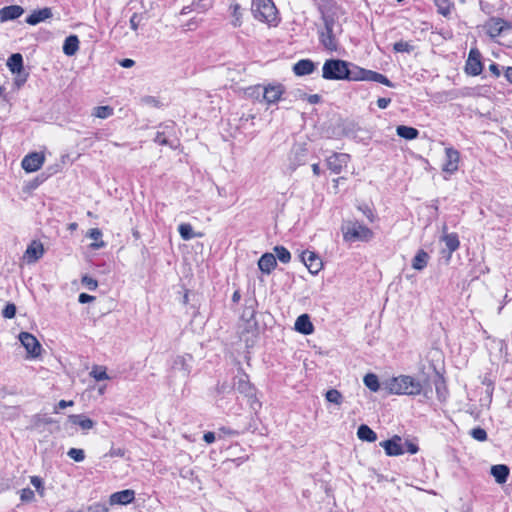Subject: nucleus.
Instances as JSON below:
<instances>
[{
  "instance_id": "1",
  "label": "nucleus",
  "mask_w": 512,
  "mask_h": 512,
  "mask_svg": "<svg viewBox=\"0 0 512 512\" xmlns=\"http://www.w3.org/2000/svg\"><path fill=\"white\" fill-rule=\"evenodd\" d=\"M384 388L390 394L396 395H418L422 391L421 383L408 375L393 377L384 383Z\"/></svg>"
},
{
  "instance_id": "2",
  "label": "nucleus",
  "mask_w": 512,
  "mask_h": 512,
  "mask_svg": "<svg viewBox=\"0 0 512 512\" xmlns=\"http://www.w3.org/2000/svg\"><path fill=\"white\" fill-rule=\"evenodd\" d=\"M324 28L320 31L321 44L330 51L337 50V34L341 32L340 25L330 16H324Z\"/></svg>"
},
{
  "instance_id": "3",
  "label": "nucleus",
  "mask_w": 512,
  "mask_h": 512,
  "mask_svg": "<svg viewBox=\"0 0 512 512\" xmlns=\"http://www.w3.org/2000/svg\"><path fill=\"white\" fill-rule=\"evenodd\" d=\"M341 230L345 241H369L373 237L372 230L357 221L344 223Z\"/></svg>"
},
{
  "instance_id": "4",
  "label": "nucleus",
  "mask_w": 512,
  "mask_h": 512,
  "mask_svg": "<svg viewBox=\"0 0 512 512\" xmlns=\"http://www.w3.org/2000/svg\"><path fill=\"white\" fill-rule=\"evenodd\" d=\"M350 63L340 59H328L322 67V77L326 80H346Z\"/></svg>"
},
{
  "instance_id": "5",
  "label": "nucleus",
  "mask_w": 512,
  "mask_h": 512,
  "mask_svg": "<svg viewBox=\"0 0 512 512\" xmlns=\"http://www.w3.org/2000/svg\"><path fill=\"white\" fill-rule=\"evenodd\" d=\"M252 13L257 20L269 24L277 19V9L272 0H253Z\"/></svg>"
},
{
  "instance_id": "6",
  "label": "nucleus",
  "mask_w": 512,
  "mask_h": 512,
  "mask_svg": "<svg viewBox=\"0 0 512 512\" xmlns=\"http://www.w3.org/2000/svg\"><path fill=\"white\" fill-rule=\"evenodd\" d=\"M460 153L453 147L445 148V157L442 163V171L449 175L454 174L459 168Z\"/></svg>"
},
{
  "instance_id": "7",
  "label": "nucleus",
  "mask_w": 512,
  "mask_h": 512,
  "mask_svg": "<svg viewBox=\"0 0 512 512\" xmlns=\"http://www.w3.org/2000/svg\"><path fill=\"white\" fill-rule=\"evenodd\" d=\"M484 29L491 38H496L503 32L512 31V26L501 18H491L484 24Z\"/></svg>"
},
{
  "instance_id": "8",
  "label": "nucleus",
  "mask_w": 512,
  "mask_h": 512,
  "mask_svg": "<svg viewBox=\"0 0 512 512\" xmlns=\"http://www.w3.org/2000/svg\"><path fill=\"white\" fill-rule=\"evenodd\" d=\"M19 340L30 357L36 358L41 354V345L34 335L28 332H21Z\"/></svg>"
},
{
  "instance_id": "9",
  "label": "nucleus",
  "mask_w": 512,
  "mask_h": 512,
  "mask_svg": "<svg viewBox=\"0 0 512 512\" xmlns=\"http://www.w3.org/2000/svg\"><path fill=\"white\" fill-rule=\"evenodd\" d=\"M45 156L40 152H32L27 154L21 162L22 168L28 172L32 173L39 170L44 164Z\"/></svg>"
},
{
  "instance_id": "10",
  "label": "nucleus",
  "mask_w": 512,
  "mask_h": 512,
  "mask_svg": "<svg viewBox=\"0 0 512 512\" xmlns=\"http://www.w3.org/2000/svg\"><path fill=\"white\" fill-rule=\"evenodd\" d=\"M257 90L262 92V100L267 104L278 102L284 93V87L281 84L268 85L264 88H257Z\"/></svg>"
},
{
  "instance_id": "11",
  "label": "nucleus",
  "mask_w": 512,
  "mask_h": 512,
  "mask_svg": "<svg viewBox=\"0 0 512 512\" xmlns=\"http://www.w3.org/2000/svg\"><path fill=\"white\" fill-rule=\"evenodd\" d=\"M481 53L478 49L472 48L466 62V72L470 75L477 76L482 72Z\"/></svg>"
},
{
  "instance_id": "12",
  "label": "nucleus",
  "mask_w": 512,
  "mask_h": 512,
  "mask_svg": "<svg viewBox=\"0 0 512 512\" xmlns=\"http://www.w3.org/2000/svg\"><path fill=\"white\" fill-rule=\"evenodd\" d=\"M349 160L350 156L348 154L334 153L327 158L326 164L328 169H330L333 173L339 174L342 169L347 166Z\"/></svg>"
},
{
  "instance_id": "13",
  "label": "nucleus",
  "mask_w": 512,
  "mask_h": 512,
  "mask_svg": "<svg viewBox=\"0 0 512 512\" xmlns=\"http://www.w3.org/2000/svg\"><path fill=\"white\" fill-rule=\"evenodd\" d=\"M191 355L177 356L172 363V371L179 373L183 378H187L191 372Z\"/></svg>"
},
{
  "instance_id": "14",
  "label": "nucleus",
  "mask_w": 512,
  "mask_h": 512,
  "mask_svg": "<svg viewBox=\"0 0 512 512\" xmlns=\"http://www.w3.org/2000/svg\"><path fill=\"white\" fill-rule=\"evenodd\" d=\"M301 258L311 274H317L322 269V261L314 252L304 251Z\"/></svg>"
},
{
  "instance_id": "15",
  "label": "nucleus",
  "mask_w": 512,
  "mask_h": 512,
  "mask_svg": "<svg viewBox=\"0 0 512 512\" xmlns=\"http://www.w3.org/2000/svg\"><path fill=\"white\" fill-rule=\"evenodd\" d=\"M44 255L43 244L39 241H32L27 247L23 258L27 263H35Z\"/></svg>"
},
{
  "instance_id": "16",
  "label": "nucleus",
  "mask_w": 512,
  "mask_h": 512,
  "mask_svg": "<svg viewBox=\"0 0 512 512\" xmlns=\"http://www.w3.org/2000/svg\"><path fill=\"white\" fill-rule=\"evenodd\" d=\"M401 438L399 436H394L390 440H386L380 443V445L384 448L385 453L388 456H399L405 453V449L400 444Z\"/></svg>"
},
{
  "instance_id": "17",
  "label": "nucleus",
  "mask_w": 512,
  "mask_h": 512,
  "mask_svg": "<svg viewBox=\"0 0 512 512\" xmlns=\"http://www.w3.org/2000/svg\"><path fill=\"white\" fill-rule=\"evenodd\" d=\"M234 387L238 392L248 397H252L254 395V388L249 381L248 375L244 372H241L236 376Z\"/></svg>"
},
{
  "instance_id": "18",
  "label": "nucleus",
  "mask_w": 512,
  "mask_h": 512,
  "mask_svg": "<svg viewBox=\"0 0 512 512\" xmlns=\"http://www.w3.org/2000/svg\"><path fill=\"white\" fill-rule=\"evenodd\" d=\"M135 499V492L131 489L115 492L110 495L109 502L111 505H127Z\"/></svg>"
},
{
  "instance_id": "19",
  "label": "nucleus",
  "mask_w": 512,
  "mask_h": 512,
  "mask_svg": "<svg viewBox=\"0 0 512 512\" xmlns=\"http://www.w3.org/2000/svg\"><path fill=\"white\" fill-rule=\"evenodd\" d=\"M316 69L315 63L310 59H302L299 60L293 66V72L297 76H305L310 75Z\"/></svg>"
},
{
  "instance_id": "20",
  "label": "nucleus",
  "mask_w": 512,
  "mask_h": 512,
  "mask_svg": "<svg viewBox=\"0 0 512 512\" xmlns=\"http://www.w3.org/2000/svg\"><path fill=\"white\" fill-rule=\"evenodd\" d=\"M24 13V9L18 5H10L0 9V20L2 22L19 18Z\"/></svg>"
},
{
  "instance_id": "21",
  "label": "nucleus",
  "mask_w": 512,
  "mask_h": 512,
  "mask_svg": "<svg viewBox=\"0 0 512 512\" xmlns=\"http://www.w3.org/2000/svg\"><path fill=\"white\" fill-rule=\"evenodd\" d=\"M276 264V257L272 253L263 254L258 261L259 269L266 274H270Z\"/></svg>"
},
{
  "instance_id": "22",
  "label": "nucleus",
  "mask_w": 512,
  "mask_h": 512,
  "mask_svg": "<svg viewBox=\"0 0 512 512\" xmlns=\"http://www.w3.org/2000/svg\"><path fill=\"white\" fill-rule=\"evenodd\" d=\"M52 17V11L50 8H43L40 10L33 11L27 18L26 22L30 25H36L42 21H45L46 19H49Z\"/></svg>"
},
{
  "instance_id": "23",
  "label": "nucleus",
  "mask_w": 512,
  "mask_h": 512,
  "mask_svg": "<svg viewBox=\"0 0 512 512\" xmlns=\"http://www.w3.org/2000/svg\"><path fill=\"white\" fill-rule=\"evenodd\" d=\"M70 423L79 426L83 431H88L95 426V422L82 415V414H73L68 417Z\"/></svg>"
},
{
  "instance_id": "24",
  "label": "nucleus",
  "mask_w": 512,
  "mask_h": 512,
  "mask_svg": "<svg viewBox=\"0 0 512 512\" xmlns=\"http://www.w3.org/2000/svg\"><path fill=\"white\" fill-rule=\"evenodd\" d=\"M295 329L305 335L313 333L314 327L307 314H302L296 319Z\"/></svg>"
},
{
  "instance_id": "25",
  "label": "nucleus",
  "mask_w": 512,
  "mask_h": 512,
  "mask_svg": "<svg viewBox=\"0 0 512 512\" xmlns=\"http://www.w3.org/2000/svg\"><path fill=\"white\" fill-rule=\"evenodd\" d=\"M491 474L498 484H503L509 476V468L503 464L493 465L491 467Z\"/></svg>"
},
{
  "instance_id": "26",
  "label": "nucleus",
  "mask_w": 512,
  "mask_h": 512,
  "mask_svg": "<svg viewBox=\"0 0 512 512\" xmlns=\"http://www.w3.org/2000/svg\"><path fill=\"white\" fill-rule=\"evenodd\" d=\"M367 69L350 64L347 70L346 80L349 81H366Z\"/></svg>"
},
{
  "instance_id": "27",
  "label": "nucleus",
  "mask_w": 512,
  "mask_h": 512,
  "mask_svg": "<svg viewBox=\"0 0 512 512\" xmlns=\"http://www.w3.org/2000/svg\"><path fill=\"white\" fill-rule=\"evenodd\" d=\"M79 49V39L76 35L68 36L63 44V52L67 56H73Z\"/></svg>"
},
{
  "instance_id": "28",
  "label": "nucleus",
  "mask_w": 512,
  "mask_h": 512,
  "mask_svg": "<svg viewBox=\"0 0 512 512\" xmlns=\"http://www.w3.org/2000/svg\"><path fill=\"white\" fill-rule=\"evenodd\" d=\"M357 436L362 441L375 442L377 440V434L365 424L358 427Z\"/></svg>"
},
{
  "instance_id": "29",
  "label": "nucleus",
  "mask_w": 512,
  "mask_h": 512,
  "mask_svg": "<svg viewBox=\"0 0 512 512\" xmlns=\"http://www.w3.org/2000/svg\"><path fill=\"white\" fill-rule=\"evenodd\" d=\"M396 133L399 137L406 140L416 139L419 135V131L416 128L405 125L397 126Z\"/></svg>"
},
{
  "instance_id": "30",
  "label": "nucleus",
  "mask_w": 512,
  "mask_h": 512,
  "mask_svg": "<svg viewBox=\"0 0 512 512\" xmlns=\"http://www.w3.org/2000/svg\"><path fill=\"white\" fill-rule=\"evenodd\" d=\"M7 66L12 73H20L23 68V57L20 53L12 54L7 60Z\"/></svg>"
},
{
  "instance_id": "31",
  "label": "nucleus",
  "mask_w": 512,
  "mask_h": 512,
  "mask_svg": "<svg viewBox=\"0 0 512 512\" xmlns=\"http://www.w3.org/2000/svg\"><path fill=\"white\" fill-rule=\"evenodd\" d=\"M178 231L181 238L185 241L191 240L196 237H202V233H195L192 226L189 223H181L178 226Z\"/></svg>"
},
{
  "instance_id": "32",
  "label": "nucleus",
  "mask_w": 512,
  "mask_h": 512,
  "mask_svg": "<svg viewBox=\"0 0 512 512\" xmlns=\"http://www.w3.org/2000/svg\"><path fill=\"white\" fill-rule=\"evenodd\" d=\"M429 255L424 250H419L413 258L412 267L416 270H423L428 263Z\"/></svg>"
},
{
  "instance_id": "33",
  "label": "nucleus",
  "mask_w": 512,
  "mask_h": 512,
  "mask_svg": "<svg viewBox=\"0 0 512 512\" xmlns=\"http://www.w3.org/2000/svg\"><path fill=\"white\" fill-rule=\"evenodd\" d=\"M366 81L378 82L388 87L394 86L393 83L385 75L372 70H367Z\"/></svg>"
},
{
  "instance_id": "34",
  "label": "nucleus",
  "mask_w": 512,
  "mask_h": 512,
  "mask_svg": "<svg viewBox=\"0 0 512 512\" xmlns=\"http://www.w3.org/2000/svg\"><path fill=\"white\" fill-rule=\"evenodd\" d=\"M442 240L450 253H453L459 248L460 242L456 233L445 234Z\"/></svg>"
},
{
  "instance_id": "35",
  "label": "nucleus",
  "mask_w": 512,
  "mask_h": 512,
  "mask_svg": "<svg viewBox=\"0 0 512 512\" xmlns=\"http://www.w3.org/2000/svg\"><path fill=\"white\" fill-rule=\"evenodd\" d=\"M434 386H435V390H436L438 399L440 401H445L448 396V390H447L446 383H445L444 379L439 376L434 381Z\"/></svg>"
},
{
  "instance_id": "36",
  "label": "nucleus",
  "mask_w": 512,
  "mask_h": 512,
  "mask_svg": "<svg viewBox=\"0 0 512 512\" xmlns=\"http://www.w3.org/2000/svg\"><path fill=\"white\" fill-rule=\"evenodd\" d=\"M88 237L95 242L91 244V247L93 249H99L104 247L105 243L101 240L102 238V232L98 228L90 229L88 232Z\"/></svg>"
},
{
  "instance_id": "37",
  "label": "nucleus",
  "mask_w": 512,
  "mask_h": 512,
  "mask_svg": "<svg viewBox=\"0 0 512 512\" xmlns=\"http://www.w3.org/2000/svg\"><path fill=\"white\" fill-rule=\"evenodd\" d=\"M364 384L373 392H377L380 388L378 377L373 373H368L364 376Z\"/></svg>"
},
{
  "instance_id": "38",
  "label": "nucleus",
  "mask_w": 512,
  "mask_h": 512,
  "mask_svg": "<svg viewBox=\"0 0 512 512\" xmlns=\"http://www.w3.org/2000/svg\"><path fill=\"white\" fill-rule=\"evenodd\" d=\"M325 398L329 403H333L338 406L343 403V396L337 389L328 390L325 394Z\"/></svg>"
},
{
  "instance_id": "39",
  "label": "nucleus",
  "mask_w": 512,
  "mask_h": 512,
  "mask_svg": "<svg viewBox=\"0 0 512 512\" xmlns=\"http://www.w3.org/2000/svg\"><path fill=\"white\" fill-rule=\"evenodd\" d=\"M435 4L437 6L438 12L447 17L450 15L451 10L453 8V4L449 0H435Z\"/></svg>"
},
{
  "instance_id": "40",
  "label": "nucleus",
  "mask_w": 512,
  "mask_h": 512,
  "mask_svg": "<svg viewBox=\"0 0 512 512\" xmlns=\"http://www.w3.org/2000/svg\"><path fill=\"white\" fill-rule=\"evenodd\" d=\"M92 115L100 119H106L113 115V108L110 106H97L93 109Z\"/></svg>"
},
{
  "instance_id": "41",
  "label": "nucleus",
  "mask_w": 512,
  "mask_h": 512,
  "mask_svg": "<svg viewBox=\"0 0 512 512\" xmlns=\"http://www.w3.org/2000/svg\"><path fill=\"white\" fill-rule=\"evenodd\" d=\"M276 260L278 259L282 263H288L291 260L290 252L283 246H276L274 248Z\"/></svg>"
},
{
  "instance_id": "42",
  "label": "nucleus",
  "mask_w": 512,
  "mask_h": 512,
  "mask_svg": "<svg viewBox=\"0 0 512 512\" xmlns=\"http://www.w3.org/2000/svg\"><path fill=\"white\" fill-rule=\"evenodd\" d=\"M305 150L300 149V151L294 153V158L291 159L290 169L292 171L296 170V168L304 163Z\"/></svg>"
},
{
  "instance_id": "43",
  "label": "nucleus",
  "mask_w": 512,
  "mask_h": 512,
  "mask_svg": "<svg viewBox=\"0 0 512 512\" xmlns=\"http://www.w3.org/2000/svg\"><path fill=\"white\" fill-rule=\"evenodd\" d=\"M67 455L76 462H82L85 459L84 450L79 448H70Z\"/></svg>"
},
{
  "instance_id": "44",
  "label": "nucleus",
  "mask_w": 512,
  "mask_h": 512,
  "mask_svg": "<svg viewBox=\"0 0 512 512\" xmlns=\"http://www.w3.org/2000/svg\"><path fill=\"white\" fill-rule=\"evenodd\" d=\"M90 375L97 381L107 380L109 379L108 374L106 373V370L102 367H95L91 371Z\"/></svg>"
},
{
  "instance_id": "45",
  "label": "nucleus",
  "mask_w": 512,
  "mask_h": 512,
  "mask_svg": "<svg viewBox=\"0 0 512 512\" xmlns=\"http://www.w3.org/2000/svg\"><path fill=\"white\" fill-rule=\"evenodd\" d=\"M30 482L36 488L39 495L41 497L44 496L45 488H44L42 479L39 476H31Z\"/></svg>"
},
{
  "instance_id": "46",
  "label": "nucleus",
  "mask_w": 512,
  "mask_h": 512,
  "mask_svg": "<svg viewBox=\"0 0 512 512\" xmlns=\"http://www.w3.org/2000/svg\"><path fill=\"white\" fill-rule=\"evenodd\" d=\"M393 49L396 51V52H411L412 49H413V46L408 43V42H405V41H399V42H396L393 46Z\"/></svg>"
},
{
  "instance_id": "47",
  "label": "nucleus",
  "mask_w": 512,
  "mask_h": 512,
  "mask_svg": "<svg viewBox=\"0 0 512 512\" xmlns=\"http://www.w3.org/2000/svg\"><path fill=\"white\" fill-rule=\"evenodd\" d=\"M140 102L142 105H145V106H151V107H159L160 106V101L156 97L150 96V95H146V96L142 97Z\"/></svg>"
},
{
  "instance_id": "48",
  "label": "nucleus",
  "mask_w": 512,
  "mask_h": 512,
  "mask_svg": "<svg viewBox=\"0 0 512 512\" xmlns=\"http://www.w3.org/2000/svg\"><path fill=\"white\" fill-rule=\"evenodd\" d=\"M20 499L23 502H31L35 499L34 491L30 488H24L20 491Z\"/></svg>"
},
{
  "instance_id": "49",
  "label": "nucleus",
  "mask_w": 512,
  "mask_h": 512,
  "mask_svg": "<svg viewBox=\"0 0 512 512\" xmlns=\"http://www.w3.org/2000/svg\"><path fill=\"white\" fill-rule=\"evenodd\" d=\"M471 436L477 441H485L487 439L486 431L480 427L472 429Z\"/></svg>"
},
{
  "instance_id": "50",
  "label": "nucleus",
  "mask_w": 512,
  "mask_h": 512,
  "mask_svg": "<svg viewBox=\"0 0 512 512\" xmlns=\"http://www.w3.org/2000/svg\"><path fill=\"white\" fill-rule=\"evenodd\" d=\"M231 8L233 9V21H232V25L234 27H237V26H240L241 24V21H240V18H241V13H240V5L239 4H234L231 6Z\"/></svg>"
},
{
  "instance_id": "51",
  "label": "nucleus",
  "mask_w": 512,
  "mask_h": 512,
  "mask_svg": "<svg viewBox=\"0 0 512 512\" xmlns=\"http://www.w3.org/2000/svg\"><path fill=\"white\" fill-rule=\"evenodd\" d=\"M16 314V306L12 303H9L5 306V308L2 311V315L4 318L11 319Z\"/></svg>"
},
{
  "instance_id": "52",
  "label": "nucleus",
  "mask_w": 512,
  "mask_h": 512,
  "mask_svg": "<svg viewBox=\"0 0 512 512\" xmlns=\"http://www.w3.org/2000/svg\"><path fill=\"white\" fill-rule=\"evenodd\" d=\"M109 509L104 503H93L87 508V512H108Z\"/></svg>"
},
{
  "instance_id": "53",
  "label": "nucleus",
  "mask_w": 512,
  "mask_h": 512,
  "mask_svg": "<svg viewBox=\"0 0 512 512\" xmlns=\"http://www.w3.org/2000/svg\"><path fill=\"white\" fill-rule=\"evenodd\" d=\"M82 283L89 289V290H95L98 286V283L95 279L89 277V276H84L82 278Z\"/></svg>"
},
{
  "instance_id": "54",
  "label": "nucleus",
  "mask_w": 512,
  "mask_h": 512,
  "mask_svg": "<svg viewBox=\"0 0 512 512\" xmlns=\"http://www.w3.org/2000/svg\"><path fill=\"white\" fill-rule=\"evenodd\" d=\"M154 142L159 145H170L172 147V145L168 142V139L165 137L164 132H157L154 138Z\"/></svg>"
},
{
  "instance_id": "55",
  "label": "nucleus",
  "mask_w": 512,
  "mask_h": 512,
  "mask_svg": "<svg viewBox=\"0 0 512 512\" xmlns=\"http://www.w3.org/2000/svg\"><path fill=\"white\" fill-rule=\"evenodd\" d=\"M257 88H264V87L261 86V85H256V86H253V87H249L247 89V93L251 97H254L255 99H260V97H262V92H258Z\"/></svg>"
},
{
  "instance_id": "56",
  "label": "nucleus",
  "mask_w": 512,
  "mask_h": 512,
  "mask_svg": "<svg viewBox=\"0 0 512 512\" xmlns=\"http://www.w3.org/2000/svg\"><path fill=\"white\" fill-rule=\"evenodd\" d=\"M140 21H141V17L137 13H134L132 15V17L130 18V27H131V29L134 30V31H137V29L139 27V24H140Z\"/></svg>"
},
{
  "instance_id": "57",
  "label": "nucleus",
  "mask_w": 512,
  "mask_h": 512,
  "mask_svg": "<svg viewBox=\"0 0 512 512\" xmlns=\"http://www.w3.org/2000/svg\"><path fill=\"white\" fill-rule=\"evenodd\" d=\"M73 405V401L60 400L54 409V413H58L60 409H65L66 407H71Z\"/></svg>"
},
{
  "instance_id": "58",
  "label": "nucleus",
  "mask_w": 512,
  "mask_h": 512,
  "mask_svg": "<svg viewBox=\"0 0 512 512\" xmlns=\"http://www.w3.org/2000/svg\"><path fill=\"white\" fill-rule=\"evenodd\" d=\"M95 300V297L94 296H91L89 294H86V293H81L79 295V298H78V301L81 303V304H85V303H89V302H93Z\"/></svg>"
},
{
  "instance_id": "59",
  "label": "nucleus",
  "mask_w": 512,
  "mask_h": 512,
  "mask_svg": "<svg viewBox=\"0 0 512 512\" xmlns=\"http://www.w3.org/2000/svg\"><path fill=\"white\" fill-rule=\"evenodd\" d=\"M110 457H123L125 455V450L122 448H112L108 454Z\"/></svg>"
},
{
  "instance_id": "60",
  "label": "nucleus",
  "mask_w": 512,
  "mask_h": 512,
  "mask_svg": "<svg viewBox=\"0 0 512 512\" xmlns=\"http://www.w3.org/2000/svg\"><path fill=\"white\" fill-rule=\"evenodd\" d=\"M391 103L390 98H379L377 100V105L380 109H385L388 107V105Z\"/></svg>"
},
{
  "instance_id": "61",
  "label": "nucleus",
  "mask_w": 512,
  "mask_h": 512,
  "mask_svg": "<svg viewBox=\"0 0 512 512\" xmlns=\"http://www.w3.org/2000/svg\"><path fill=\"white\" fill-rule=\"evenodd\" d=\"M405 445L407 447L405 451L409 452L410 454H415L419 450L418 446L412 442H406Z\"/></svg>"
},
{
  "instance_id": "62",
  "label": "nucleus",
  "mask_w": 512,
  "mask_h": 512,
  "mask_svg": "<svg viewBox=\"0 0 512 512\" xmlns=\"http://www.w3.org/2000/svg\"><path fill=\"white\" fill-rule=\"evenodd\" d=\"M203 439L206 443L211 444L215 441V434L213 432H206Z\"/></svg>"
},
{
  "instance_id": "63",
  "label": "nucleus",
  "mask_w": 512,
  "mask_h": 512,
  "mask_svg": "<svg viewBox=\"0 0 512 512\" xmlns=\"http://www.w3.org/2000/svg\"><path fill=\"white\" fill-rule=\"evenodd\" d=\"M135 64L134 60L132 59H123L122 61H120V65L124 68H130L132 67L133 65Z\"/></svg>"
},
{
  "instance_id": "64",
  "label": "nucleus",
  "mask_w": 512,
  "mask_h": 512,
  "mask_svg": "<svg viewBox=\"0 0 512 512\" xmlns=\"http://www.w3.org/2000/svg\"><path fill=\"white\" fill-rule=\"evenodd\" d=\"M504 76L508 82L512 84V67H507Z\"/></svg>"
}]
</instances>
